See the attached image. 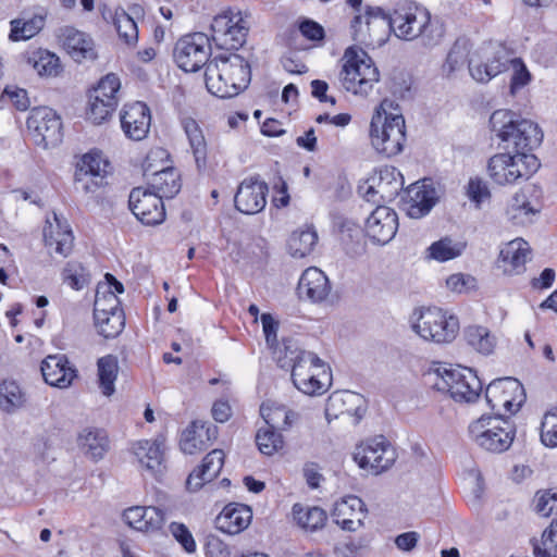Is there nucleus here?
I'll return each instance as SVG.
<instances>
[{
	"instance_id": "nucleus-37",
	"label": "nucleus",
	"mask_w": 557,
	"mask_h": 557,
	"mask_svg": "<svg viewBox=\"0 0 557 557\" xmlns=\"http://www.w3.org/2000/svg\"><path fill=\"white\" fill-rule=\"evenodd\" d=\"M47 13L41 10L32 16L14 18L10 22L9 39L11 41L28 40L35 37L46 24Z\"/></svg>"
},
{
	"instance_id": "nucleus-46",
	"label": "nucleus",
	"mask_w": 557,
	"mask_h": 557,
	"mask_svg": "<svg viewBox=\"0 0 557 557\" xmlns=\"http://www.w3.org/2000/svg\"><path fill=\"white\" fill-rule=\"evenodd\" d=\"M534 557H557V518L546 528L540 539H532Z\"/></svg>"
},
{
	"instance_id": "nucleus-28",
	"label": "nucleus",
	"mask_w": 557,
	"mask_h": 557,
	"mask_svg": "<svg viewBox=\"0 0 557 557\" xmlns=\"http://www.w3.org/2000/svg\"><path fill=\"white\" fill-rule=\"evenodd\" d=\"M297 290L300 298L320 302L329 296L331 285L327 276L320 269L311 267L302 272Z\"/></svg>"
},
{
	"instance_id": "nucleus-40",
	"label": "nucleus",
	"mask_w": 557,
	"mask_h": 557,
	"mask_svg": "<svg viewBox=\"0 0 557 557\" xmlns=\"http://www.w3.org/2000/svg\"><path fill=\"white\" fill-rule=\"evenodd\" d=\"M463 338L473 350L488 356L492 355L497 346V338L486 326L469 325L463 330Z\"/></svg>"
},
{
	"instance_id": "nucleus-51",
	"label": "nucleus",
	"mask_w": 557,
	"mask_h": 557,
	"mask_svg": "<svg viewBox=\"0 0 557 557\" xmlns=\"http://www.w3.org/2000/svg\"><path fill=\"white\" fill-rule=\"evenodd\" d=\"M98 333L104 338L116 337L125 326V317L123 311L111 312L104 317H94Z\"/></svg>"
},
{
	"instance_id": "nucleus-18",
	"label": "nucleus",
	"mask_w": 557,
	"mask_h": 557,
	"mask_svg": "<svg viewBox=\"0 0 557 557\" xmlns=\"http://www.w3.org/2000/svg\"><path fill=\"white\" fill-rule=\"evenodd\" d=\"M162 199L149 188L137 187L131 191L128 202L132 212L141 223L157 225L165 219Z\"/></svg>"
},
{
	"instance_id": "nucleus-7",
	"label": "nucleus",
	"mask_w": 557,
	"mask_h": 557,
	"mask_svg": "<svg viewBox=\"0 0 557 557\" xmlns=\"http://www.w3.org/2000/svg\"><path fill=\"white\" fill-rule=\"evenodd\" d=\"M343 61L339 73L342 86L355 95H368L380 78L372 59L364 50L349 47L344 53Z\"/></svg>"
},
{
	"instance_id": "nucleus-20",
	"label": "nucleus",
	"mask_w": 557,
	"mask_h": 557,
	"mask_svg": "<svg viewBox=\"0 0 557 557\" xmlns=\"http://www.w3.org/2000/svg\"><path fill=\"white\" fill-rule=\"evenodd\" d=\"M509 59L503 49L490 52L484 49L473 54L469 60V72L479 83H487L507 69Z\"/></svg>"
},
{
	"instance_id": "nucleus-25",
	"label": "nucleus",
	"mask_w": 557,
	"mask_h": 557,
	"mask_svg": "<svg viewBox=\"0 0 557 557\" xmlns=\"http://www.w3.org/2000/svg\"><path fill=\"white\" fill-rule=\"evenodd\" d=\"M41 373L47 384L59 388L69 387L76 377V370L64 355H50L41 362Z\"/></svg>"
},
{
	"instance_id": "nucleus-42",
	"label": "nucleus",
	"mask_w": 557,
	"mask_h": 557,
	"mask_svg": "<svg viewBox=\"0 0 557 557\" xmlns=\"http://www.w3.org/2000/svg\"><path fill=\"white\" fill-rule=\"evenodd\" d=\"M537 212L539 210L531 206L523 190H519L512 196L506 210L507 218L517 225L531 223Z\"/></svg>"
},
{
	"instance_id": "nucleus-43",
	"label": "nucleus",
	"mask_w": 557,
	"mask_h": 557,
	"mask_svg": "<svg viewBox=\"0 0 557 557\" xmlns=\"http://www.w3.org/2000/svg\"><path fill=\"white\" fill-rule=\"evenodd\" d=\"M317 242L318 234L315 230L307 226L292 233L287 242V248L294 258H304L312 252Z\"/></svg>"
},
{
	"instance_id": "nucleus-54",
	"label": "nucleus",
	"mask_w": 557,
	"mask_h": 557,
	"mask_svg": "<svg viewBox=\"0 0 557 557\" xmlns=\"http://www.w3.org/2000/svg\"><path fill=\"white\" fill-rule=\"evenodd\" d=\"M541 442L550 448L557 447V407L548 410L541 423Z\"/></svg>"
},
{
	"instance_id": "nucleus-55",
	"label": "nucleus",
	"mask_w": 557,
	"mask_h": 557,
	"mask_svg": "<svg viewBox=\"0 0 557 557\" xmlns=\"http://www.w3.org/2000/svg\"><path fill=\"white\" fill-rule=\"evenodd\" d=\"M169 532L187 554L197 550L196 541L186 524L173 521L169 524Z\"/></svg>"
},
{
	"instance_id": "nucleus-14",
	"label": "nucleus",
	"mask_w": 557,
	"mask_h": 557,
	"mask_svg": "<svg viewBox=\"0 0 557 557\" xmlns=\"http://www.w3.org/2000/svg\"><path fill=\"white\" fill-rule=\"evenodd\" d=\"M210 53V39L203 33L185 35L174 47L175 62L185 72H197L208 65Z\"/></svg>"
},
{
	"instance_id": "nucleus-23",
	"label": "nucleus",
	"mask_w": 557,
	"mask_h": 557,
	"mask_svg": "<svg viewBox=\"0 0 557 557\" xmlns=\"http://www.w3.org/2000/svg\"><path fill=\"white\" fill-rule=\"evenodd\" d=\"M151 124L150 109L144 102L126 104L121 112V126L126 137L141 140L147 137Z\"/></svg>"
},
{
	"instance_id": "nucleus-58",
	"label": "nucleus",
	"mask_w": 557,
	"mask_h": 557,
	"mask_svg": "<svg viewBox=\"0 0 557 557\" xmlns=\"http://www.w3.org/2000/svg\"><path fill=\"white\" fill-rule=\"evenodd\" d=\"M121 87L120 78L113 74H107L104 77H102L97 87H95L90 95L92 96H99L103 99H110L115 100L117 102V92Z\"/></svg>"
},
{
	"instance_id": "nucleus-15",
	"label": "nucleus",
	"mask_w": 557,
	"mask_h": 557,
	"mask_svg": "<svg viewBox=\"0 0 557 557\" xmlns=\"http://www.w3.org/2000/svg\"><path fill=\"white\" fill-rule=\"evenodd\" d=\"M27 129L38 146L54 147L62 140V123L54 110L34 108L27 119Z\"/></svg>"
},
{
	"instance_id": "nucleus-2",
	"label": "nucleus",
	"mask_w": 557,
	"mask_h": 557,
	"mask_svg": "<svg viewBox=\"0 0 557 557\" xmlns=\"http://www.w3.org/2000/svg\"><path fill=\"white\" fill-rule=\"evenodd\" d=\"M284 357L292 366V381L294 386L305 395L320 396L327 392L332 382L330 367L312 351L297 348L293 342L284 341Z\"/></svg>"
},
{
	"instance_id": "nucleus-36",
	"label": "nucleus",
	"mask_w": 557,
	"mask_h": 557,
	"mask_svg": "<svg viewBox=\"0 0 557 557\" xmlns=\"http://www.w3.org/2000/svg\"><path fill=\"white\" fill-rule=\"evenodd\" d=\"M410 201L408 206V215L413 219H420L428 214L437 200V193L434 187L423 181L422 185H413L408 190Z\"/></svg>"
},
{
	"instance_id": "nucleus-62",
	"label": "nucleus",
	"mask_w": 557,
	"mask_h": 557,
	"mask_svg": "<svg viewBox=\"0 0 557 557\" xmlns=\"http://www.w3.org/2000/svg\"><path fill=\"white\" fill-rule=\"evenodd\" d=\"M207 557H231V549L226 543L216 536H209L206 544Z\"/></svg>"
},
{
	"instance_id": "nucleus-17",
	"label": "nucleus",
	"mask_w": 557,
	"mask_h": 557,
	"mask_svg": "<svg viewBox=\"0 0 557 557\" xmlns=\"http://www.w3.org/2000/svg\"><path fill=\"white\" fill-rule=\"evenodd\" d=\"M109 163L99 152L85 153L76 164L75 183L86 194H94L106 184Z\"/></svg>"
},
{
	"instance_id": "nucleus-39",
	"label": "nucleus",
	"mask_w": 557,
	"mask_h": 557,
	"mask_svg": "<svg viewBox=\"0 0 557 557\" xmlns=\"http://www.w3.org/2000/svg\"><path fill=\"white\" fill-rule=\"evenodd\" d=\"M25 62L32 66L39 76H58L61 72L59 57L46 49H35L24 54Z\"/></svg>"
},
{
	"instance_id": "nucleus-63",
	"label": "nucleus",
	"mask_w": 557,
	"mask_h": 557,
	"mask_svg": "<svg viewBox=\"0 0 557 557\" xmlns=\"http://www.w3.org/2000/svg\"><path fill=\"white\" fill-rule=\"evenodd\" d=\"M4 94L20 111H25L30 106V101L27 96V91L17 87H7Z\"/></svg>"
},
{
	"instance_id": "nucleus-50",
	"label": "nucleus",
	"mask_w": 557,
	"mask_h": 557,
	"mask_svg": "<svg viewBox=\"0 0 557 557\" xmlns=\"http://www.w3.org/2000/svg\"><path fill=\"white\" fill-rule=\"evenodd\" d=\"M115 311H123L116 294L110 289V285H99L96 290L94 317H104Z\"/></svg>"
},
{
	"instance_id": "nucleus-64",
	"label": "nucleus",
	"mask_w": 557,
	"mask_h": 557,
	"mask_svg": "<svg viewBox=\"0 0 557 557\" xmlns=\"http://www.w3.org/2000/svg\"><path fill=\"white\" fill-rule=\"evenodd\" d=\"M304 476L310 488H318L323 480L321 468L315 462H307L302 469Z\"/></svg>"
},
{
	"instance_id": "nucleus-8",
	"label": "nucleus",
	"mask_w": 557,
	"mask_h": 557,
	"mask_svg": "<svg viewBox=\"0 0 557 557\" xmlns=\"http://www.w3.org/2000/svg\"><path fill=\"white\" fill-rule=\"evenodd\" d=\"M410 323L421 338L436 344L453 342L459 331L458 318L437 307L416 309Z\"/></svg>"
},
{
	"instance_id": "nucleus-44",
	"label": "nucleus",
	"mask_w": 557,
	"mask_h": 557,
	"mask_svg": "<svg viewBox=\"0 0 557 557\" xmlns=\"http://www.w3.org/2000/svg\"><path fill=\"white\" fill-rule=\"evenodd\" d=\"M294 519L297 524L308 531L321 529L326 520V513L319 507H305L296 504L293 507Z\"/></svg>"
},
{
	"instance_id": "nucleus-47",
	"label": "nucleus",
	"mask_w": 557,
	"mask_h": 557,
	"mask_svg": "<svg viewBox=\"0 0 557 557\" xmlns=\"http://www.w3.org/2000/svg\"><path fill=\"white\" fill-rule=\"evenodd\" d=\"M116 107L117 103L115 100H112V98L103 99L99 96L89 95L86 116L92 124L99 125L111 117Z\"/></svg>"
},
{
	"instance_id": "nucleus-35",
	"label": "nucleus",
	"mask_w": 557,
	"mask_h": 557,
	"mask_svg": "<svg viewBox=\"0 0 557 557\" xmlns=\"http://www.w3.org/2000/svg\"><path fill=\"white\" fill-rule=\"evenodd\" d=\"M53 221L47 220V226L44 228V238L48 247H54V251L66 257L73 248L74 236L66 221H61L54 213Z\"/></svg>"
},
{
	"instance_id": "nucleus-19",
	"label": "nucleus",
	"mask_w": 557,
	"mask_h": 557,
	"mask_svg": "<svg viewBox=\"0 0 557 557\" xmlns=\"http://www.w3.org/2000/svg\"><path fill=\"white\" fill-rule=\"evenodd\" d=\"M268 185L259 176L245 178L234 198L235 207L245 214H256L267 205Z\"/></svg>"
},
{
	"instance_id": "nucleus-29",
	"label": "nucleus",
	"mask_w": 557,
	"mask_h": 557,
	"mask_svg": "<svg viewBox=\"0 0 557 557\" xmlns=\"http://www.w3.org/2000/svg\"><path fill=\"white\" fill-rule=\"evenodd\" d=\"M252 512L243 504H228L215 519L216 529L223 533L235 535L244 531L251 522Z\"/></svg>"
},
{
	"instance_id": "nucleus-12",
	"label": "nucleus",
	"mask_w": 557,
	"mask_h": 557,
	"mask_svg": "<svg viewBox=\"0 0 557 557\" xmlns=\"http://www.w3.org/2000/svg\"><path fill=\"white\" fill-rule=\"evenodd\" d=\"M352 458L359 468L372 474H380L394 465L397 453L389 441L379 435L357 445Z\"/></svg>"
},
{
	"instance_id": "nucleus-45",
	"label": "nucleus",
	"mask_w": 557,
	"mask_h": 557,
	"mask_svg": "<svg viewBox=\"0 0 557 557\" xmlns=\"http://www.w3.org/2000/svg\"><path fill=\"white\" fill-rule=\"evenodd\" d=\"M99 387L103 395L111 396L114 391V383L117 376L119 366L114 356L108 355L98 360Z\"/></svg>"
},
{
	"instance_id": "nucleus-48",
	"label": "nucleus",
	"mask_w": 557,
	"mask_h": 557,
	"mask_svg": "<svg viewBox=\"0 0 557 557\" xmlns=\"http://www.w3.org/2000/svg\"><path fill=\"white\" fill-rule=\"evenodd\" d=\"M469 52L470 46L466 39L456 40L447 54L446 62L443 64V73L450 76L461 70L466 63L469 64Z\"/></svg>"
},
{
	"instance_id": "nucleus-13",
	"label": "nucleus",
	"mask_w": 557,
	"mask_h": 557,
	"mask_svg": "<svg viewBox=\"0 0 557 557\" xmlns=\"http://www.w3.org/2000/svg\"><path fill=\"white\" fill-rule=\"evenodd\" d=\"M485 398L495 417L517 412L525 400L522 384L513 377H500L491 382L485 391Z\"/></svg>"
},
{
	"instance_id": "nucleus-16",
	"label": "nucleus",
	"mask_w": 557,
	"mask_h": 557,
	"mask_svg": "<svg viewBox=\"0 0 557 557\" xmlns=\"http://www.w3.org/2000/svg\"><path fill=\"white\" fill-rule=\"evenodd\" d=\"M163 158H168L165 150L160 148L151 150L144 164V173L147 177L149 189L162 198L171 199L181 190V175L178 171L172 166L154 170L151 161Z\"/></svg>"
},
{
	"instance_id": "nucleus-27",
	"label": "nucleus",
	"mask_w": 557,
	"mask_h": 557,
	"mask_svg": "<svg viewBox=\"0 0 557 557\" xmlns=\"http://www.w3.org/2000/svg\"><path fill=\"white\" fill-rule=\"evenodd\" d=\"M133 454L138 462L151 475L161 473L164 466V446L163 440H140L133 444Z\"/></svg>"
},
{
	"instance_id": "nucleus-26",
	"label": "nucleus",
	"mask_w": 557,
	"mask_h": 557,
	"mask_svg": "<svg viewBox=\"0 0 557 557\" xmlns=\"http://www.w3.org/2000/svg\"><path fill=\"white\" fill-rule=\"evenodd\" d=\"M332 516L343 530L356 531L366 517L364 504L357 496H347L335 503Z\"/></svg>"
},
{
	"instance_id": "nucleus-1",
	"label": "nucleus",
	"mask_w": 557,
	"mask_h": 557,
	"mask_svg": "<svg viewBox=\"0 0 557 557\" xmlns=\"http://www.w3.org/2000/svg\"><path fill=\"white\" fill-rule=\"evenodd\" d=\"M431 14L422 5L403 0L396 3L392 13L380 7H368L364 15H356L351 22L352 37L366 46L382 45L385 35L392 30L405 40L426 35Z\"/></svg>"
},
{
	"instance_id": "nucleus-22",
	"label": "nucleus",
	"mask_w": 557,
	"mask_h": 557,
	"mask_svg": "<svg viewBox=\"0 0 557 557\" xmlns=\"http://www.w3.org/2000/svg\"><path fill=\"white\" fill-rule=\"evenodd\" d=\"M372 181L374 184L370 185L364 193V198L371 202L379 201L375 198L376 195H380L382 201H392L404 187V177L394 166L380 169L377 176L373 177Z\"/></svg>"
},
{
	"instance_id": "nucleus-52",
	"label": "nucleus",
	"mask_w": 557,
	"mask_h": 557,
	"mask_svg": "<svg viewBox=\"0 0 557 557\" xmlns=\"http://www.w3.org/2000/svg\"><path fill=\"white\" fill-rule=\"evenodd\" d=\"M256 443L263 455L272 456L283 448L284 440L280 432L264 426L259 429Z\"/></svg>"
},
{
	"instance_id": "nucleus-49",
	"label": "nucleus",
	"mask_w": 557,
	"mask_h": 557,
	"mask_svg": "<svg viewBox=\"0 0 557 557\" xmlns=\"http://www.w3.org/2000/svg\"><path fill=\"white\" fill-rule=\"evenodd\" d=\"M26 403L25 393L14 381H3L0 384V409L12 412Z\"/></svg>"
},
{
	"instance_id": "nucleus-11",
	"label": "nucleus",
	"mask_w": 557,
	"mask_h": 557,
	"mask_svg": "<svg viewBox=\"0 0 557 557\" xmlns=\"http://www.w3.org/2000/svg\"><path fill=\"white\" fill-rule=\"evenodd\" d=\"M249 30L248 16L240 11H224L211 23V38L224 50H237L245 42Z\"/></svg>"
},
{
	"instance_id": "nucleus-4",
	"label": "nucleus",
	"mask_w": 557,
	"mask_h": 557,
	"mask_svg": "<svg viewBox=\"0 0 557 557\" xmlns=\"http://www.w3.org/2000/svg\"><path fill=\"white\" fill-rule=\"evenodd\" d=\"M250 66L237 53H220L206 67L207 89L216 97L231 98L246 89L250 83Z\"/></svg>"
},
{
	"instance_id": "nucleus-32",
	"label": "nucleus",
	"mask_w": 557,
	"mask_h": 557,
	"mask_svg": "<svg viewBox=\"0 0 557 557\" xmlns=\"http://www.w3.org/2000/svg\"><path fill=\"white\" fill-rule=\"evenodd\" d=\"M59 39L67 53L77 62L95 59L96 51L92 39L83 32L71 26L60 29Z\"/></svg>"
},
{
	"instance_id": "nucleus-53",
	"label": "nucleus",
	"mask_w": 557,
	"mask_h": 557,
	"mask_svg": "<svg viewBox=\"0 0 557 557\" xmlns=\"http://www.w3.org/2000/svg\"><path fill=\"white\" fill-rule=\"evenodd\" d=\"M462 246L453 243L450 238H442L433 243L429 248V258L438 262L451 260L461 255Z\"/></svg>"
},
{
	"instance_id": "nucleus-61",
	"label": "nucleus",
	"mask_w": 557,
	"mask_h": 557,
	"mask_svg": "<svg viewBox=\"0 0 557 557\" xmlns=\"http://www.w3.org/2000/svg\"><path fill=\"white\" fill-rule=\"evenodd\" d=\"M557 509V493L544 492L535 498V511L543 516H550Z\"/></svg>"
},
{
	"instance_id": "nucleus-38",
	"label": "nucleus",
	"mask_w": 557,
	"mask_h": 557,
	"mask_svg": "<svg viewBox=\"0 0 557 557\" xmlns=\"http://www.w3.org/2000/svg\"><path fill=\"white\" fill-rule=\"evenodd\" d=\"M77 443L82 451L92 460L103 458L109 449L108 435L100 429H84L78 435Z\"/></svg>"
},
{
	"instance_id": "nucleus-10",
	"label": "nucleus",
	"mask_w": 557,
	"mask_h": 557,
	"mask_svg": "<svg viewBox=\"0 0 557 557\" xmlns=\"http://www.w3.org/2000/svg\"><path fill=\"white\" fill-rule=\"evenodd\" d=\"M471 438L482 448L502 453L507 450L513 441V428L511 423L495 416H481L469 425Z\"/></svg>"
},
{
	"instance_id": "nucleus-41",
	"label": "nucleus",
	"mask_w": 557,
	"mask_h": 557,
	"mask_svg": "<svg viewBox=\"0 0 557 557\" xmlns=\"http://www.w3.org/2000/svg\"><path fill=\"white\" fill-rule=\"evenodd\" d=\"M182 127L188 139L198 169L206 165L207 141L198 122L191 117H183Z\"/></svg>"
},
{
	"instance_id": "nucleus-30",
	"label": "nucleus",
	"mask_w": 557,
	"mask_h": 557,
	"mask_svg": "<svg viewBox=\"0 0 557 557\" xmlns=\"http://www.w3.org/2000/svg\"><path fill=\"white\" fill-rule=\"evenodd\" d=\"M216 437V426L205 421H194L182 433L181 449L185 454H196L206 449L209 443Z\"/></svg>"
},
{
	"instance_id": "nucleus-60",
	"label": "nucleus",
	"mask_w": 557,
	"mask_h": 557,
	"mask_svg": "<svg viewBox=\"0 0 557 557\" xmlns=\"http://www.w3.org/2000/svg\"><path fill=\"white\" fill-rule=\"evenodd\" d=\"M446 286L455 293H466L475 286V278L463 273H455L447 277Z\"/></svg>"
},
{
	"instance_id": "nucleus-59",
	"label": "nucleus",
	"mask_w": 557,
	"mask_h": 557,
	"mask_svg": "<svg viewBox=\"0 0 557 557\" xmlns=\"http://www.w3.org/2000/svg\"><path fill=\"white\" fill-rule=\"evenodd\" d=\"M509 62L513 70L510 83V91L513 95L530 83L531 74L521 59H511Z\"/></svg>"
},
{
	"instance_id": "nucleus-56",
	"label": "nucleus",
	"mask_w": 557,
	"mask_h": 557,
	"mask_svg": "<svg viewBox=\"0 0 557 557\" xmlns=\"http://www.w3.org/2000/svg\"><path fill=\"white\" fill-rule=\"evenodd\" d=\"M62 275L63 282L76 290L82 289L88 283L86 269L77 262H69Z\"/></svg>"
},
{
	"instance_id": "nucleus-57",
	"label": "nucleus",
	"mask_w": 557,
	"mask_h": 557,
	"mask_svg": "<svg viewBox=\"0 0 557 557\" xmlns=\"http://www.w3.org/2000/svg\"><path fill=\"white\" fill-rule=\"evenodd\" d=\"M260 413L267 424V428L282 429L283 421L288 420L285 413V407L275 404L264 403L260 407Z\"/></svg>"
},
{
	"instance_id": "nucleus-3",
	"label": "nucleus",
	"mask_w": 557,
	"mask_h": 557,
	"mask_svg": "<svg viewBox=\"0 0 557 557\" xmlns=\"http://www.w3.org/2000/svg\"><path fill=\"white\" fill-rule=\"evenodd\" d=\"M490 126L498 144L516 153L529 152L543 140L540 126L510 110H496L490 117Z\"/></svg>"
},
{
	"instance_id": "nucleus-9",
	"label": "nucleus",
	"mask_w": 557,
	"mask_h": 557,
	"mask_svg": "<svg viewBox=\"0 0 557 557\" xmlns=\"http://www.w3.org/2000/svg\"><path fill=\"white\" fill-rule=\"evenodd\" d=\"M434 387L447 392L458 403L475 401L482 384L476 374L469 368H437Z\"/></svg>"
},
{
	"instance_id": "nucleus-33",
	"label": "nucleus",
	"mask_w": 557,
	"mask_h": 557,
	"mask_svg": "<svg viewBox=\"0 0 557 557\" xmlns=\"http://www.w3.org/2000/svg\"><path fill=\"white\" fill-rule=\"evenodd\" d=\"M224 451L211 450L202 460L198 470H194L186 480V487L190 492L200 490L207 482L218 476L224 463Z\"/></svg>"
},
{
	"instance_id": "nucleus-21",
	"label": "nucleus",
	"mask_w": 557,
	"mask_h": 557,
	"mask_svg": "<svg viewBox=\"0 0 557 557\" xmlns=\"http://www.w3.org/2000/svg\"><path fill=\"white\" fill-rule=\"evenodd\" d=\"M398 228L397 213L386 207L377 206L366 221V233L372 242L385 245L389 243Z\"/></svg>"
},
{
	"instance_id": "nucleus-31",
	"label": "nucleus",
	"mask_w": 557,
	"mask_h": 557,
	"mask_svg": "<svg viewBox=\"0 0 557 557\" xmlns=\"http://www.w3.org/2000/svg\"><path fill=\"white\" fill-rule=\"evenodd\" d=\"M531 259V248L522 238H516L503 246L499 262L507 274H519L524 271L525 263Z\"/></svg>"
},
{
	"instance_id": "nucleus-34",
	"label": "nucleus",
	"mask_w": 557,
	"mask_h": 557,
	"mask_svg": "<svg viewBox=\"0 0 557 557\" xmlns=\"http://www.w3.org/2000/svg\"><path fill=\"white\" fill-rule=\"evenodd\" d=\"M144 16V9L139 4H133L125 11L119 8L114 11L113 24L122 39L127 46H135L138 41V26L136 18Z\"/></svg>"
},
{
	"instance_id": "nucleus-6",
	"label": "nucleus",
	"mask_w": 557,
	"mask_h": 557,
	"mask_svg": "<svg viewBox=\"0 0 557 557\" xmlns=\"http://www.w3.org/2000/svg\"><path fill=\"white\" fill-rule=\"evenodd\" d=\"M541 163L529 152H498L492 156L486 165L491 181L499 186H508L528 181L535 174Z\"/></svg>"
},
{
	"instance_id": "nucleus-24",
	"label": "nucleus",
	"mask_w": 557,
	"mask_h": 557,
	"mask_svg": "<svg viewBox=\"0 0 557 557\" xmlns=\"http://www.w3.org/2000/svg\"><path fill=\"white\" fill-rule=\"evenodd\" d=\"M123 519L126 524L143 533H154L164 523V512L154 506H133L124 510Z\"/></svg>"
},
{
	"instance_id": "nucleus-5",
	"label": "nucleus",
	"mask_w": 557,
	"mask_h": 557,
	"mask_svg": "<svg viewBox=\"0 0 557 557\" xmlns=\"http://www.w3.org/2000/svg\"><path fill=\"white\" fill-rule=\"evenodd\" d=\"M393 101L384 99L372 116L370 137L374 149L385 157L401 152L406 140L405 119L392 112Z\"/></svg>"
}]
</instances>
